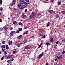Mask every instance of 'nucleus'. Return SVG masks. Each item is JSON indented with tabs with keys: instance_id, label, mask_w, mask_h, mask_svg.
I'll list each match as a JSON object with an SVG mask.
<instances>
[{
	"instance_id": "nucleus-5",
	"label": "nucleus",
	"mask_w": 65,
	"mask_h": 65,
	"mask_svg": "<svg viewBox=\"0 0 65 65\" xmlns=\"http://www.w3.org/2000/svg\"><path fill=\"white\" fill-rule=\"evenodd\" d=\"M48 12H49V13H52V12H53V13H55V12L54 11L52 10H48Z\"/></svg>"
},
{
	"instance_id": "nucleus-59",
	"label": "nucleus",
	"mask_w": 65,
	"mask_h": 65,
	"mask_svg": "<svg viewBox=\"0 0 65 65\" xmlns=\"http://www.w3.org/2000/svg\"><path fill=\"white\" fill-rule=\"evenodd\" d=\"M32 48V47L31 46H30V47H29L30 49H31V48Z\"/></svg>"
},
{
	"instance_id": "nucleus-50",
	"label": "nucleus",
	"mask_w": 65,
	"mask_h": 65,
	"mask_svg": "<svg viewBox=\"0 0 65 65\" xmlns=\"http://www.w3.org/2000/svg\"><path fill=\"white\" fill-rule=\"evenodd\" d=\"M13 29V28L12 27H10V30H12Z\"/></svg>"
},
{
	"instance_id": "nucleus-17",
	"label": "nucleus",
	"mask_w": 65,
	"mask_h": 65,
	"mask_svg": "<svg viewBox=\"0 0 65 65\" xmlns=\"http://www.w3.org/2000/svg\"><path fill=\"white\" fill-rule=\"evenodd\" d=\"M6 48L7 50H8L9 49V47H8V45H6Z\"/></svg>"
},
{
	"instance_id": "nucleus-46",
	"label": "nucleus",
	"mask_w": 65,
	"mask_h": 65,
	"mask_svg": "<svg viewBox=\"0 0 65 65\" xmlns=\"http://www.w3.org/2000/svg\"><path fill=\"white\" fill-rule=\"evenodd\" d=\"M40 15H41V13H39L38 14V16H40Z\"/></svg>"
},
{
	"instance_id": "nucleus-8",
	"label": "nucleus",
	"mask_w": 65,
	"mask_h": 65,
	"mask_svg": "<svg viewBox=\"0 0 65 65\" xmlns=\"http://www.w3.org/2000/svg\"><path fill=\"white\" fill-rule=\"evenodd\" d=\"M25 2H24V0H21L20 1V4H24Z\"/></svg>"
},
{
	"instance_id": "nucleus-24",
	"label": "nucleus",
	"mask_w": 65,
	"mask_h": 65,
	"mask_svg": "<svg viewBox=\"0 0 65 65\" xmlns=\"http://www.w3.org/2000/svg\"><path fill=\"white\" fill-rule=\"evenodd\" d=\"M28 30H27L26 31V32H24L23 33L24 34H27V33H28Z\"/></svg>"
},
{
	"instance_id": "nucleus-6",
	"label": "nucleus",
	"mask_w": 65,
	"mask_h": 65,
	"mask_svg": "<svg viewBox=\"0 0 65 65\" xmlns=\"http://www.w3.org/2000/svg\"><path fill=\"white\" fill-rule=\"evenodd\" d=\"M25 7H26V6L25 5H23L22 6L20 9L22 10L23 9H24V8Z\"/></svg>"
},
{
	"instance_id": "nucleus-42",
	"label": "nucleus",
	"mask_w": 65,
	"mask_h": 65,
	"mask_svg": "<svg viewBox=\"0 0 65 65\" xmlns=\"http://www.w3.org/2000/svg\"><path fill=\"white\" fill-rule=\"evenodd\" d=\"M25 17H21V18H22V19H24Z\"/></svg>"
},
{
	"instance_id": "nucleus-55",
	"label": "nucleus",
	"mask_w": 65,
	"mask_h": 65,
	"mask_svg": "<svg viewBox=\"0 0 65 65\" xmlns=\"http://www.w3.org/2000/svg\"><path fill=\"white\" fill-rule=\"evenodd\" d=\"M5 56V57H4V58H6V57L7 56V55H6L5 56Z\"/></svg>"
},
{
	"instance_id": "nucleus-18",
	"label": "nucleus",
	"mask_w": 65,
	"mask_h": 65,
	"mask_svg": "<svg viewBox=\"0 0 65 65\" xmlns=\"http://www.w3.org/2000/svg\"><path fill=\"white\" fill-rule=\"evenodd\" d=\"M45 45H47V46H48V45H50V43L48 42L46 43Z\"/></svg>"
},
{
	"instance_id": "nucleus-32",
	"label": "nucleus",
	"mask_w": 65,
	"mask_h": 65,
	"mask_svg": "<svg viewBox=\"0 0 65 65\" xmlns=\"http://www.w3.org/2000/svg\"><path fill=\"white\" fill-rule=\"evenodd\" d=\"M24 14H24V13H23L22 14V17H26V15H24Z\"/></svg>"
},
{
	"instance_id": "nucleus-51",
	"label": "nucleus",
	"mask_w": 65,
	"mask_h": 65,
	"mask_svg": "<svg viewBox=\"0 0 65 65\" xmlns=\"http://www.w3.org/2000/svg\"><path fill=\"white\" fill-rule=\"evenodd\" d=\"M5 42H6V41H3V42H2V43H3V44H4V43H5Z\"/></svg>"
},
{
	"instance_id": "nucleus-43",
	"label": "nucleus",
	"mask_w": 65,
	"mask_h": 65,
	"mask_svg": "<svg viewBox=\"0 0 65 65\" xmlns=\"http://www.w3.org/2000/svg\"><path fill=\"white\" fill-rule=\"evenodd\" d=\"M3 30V28H0V30L2 31Z\"/></svg>"
},
{
	"instance_id": "nucleus-25",
	"label": "nucleus",
	"mask_w": 65,
	"mask_h": 65,
	"mask_svg": "<svg viewBox=\"0 0 65 65\" xmlns=\"http://www.w3.org/2000/svg\"><path fill=\"white\" fill-rule=\"evenodd\" d=\"M4 55H7V52L6 51L4 52Z\"/></svg>"
},
{
	"instance_id": "nucleus-9",
	"label": "nucleus",
	"mask_w": 65,
	"mask_h": 65,
	"mask_svg": "<svg viewBox=\"0 0 65 65\" xmlns=\"http://www.w3.org/2000/svg\"><path fill=\"white\" fill-rule=\"evenodd\" d=\"M43 53L41 54L40 55H39V56L38 59H40V58L41 57H42V56H43Z\"/></svg>"
},
{
	"instance_id": "nucleus-10",
	"label": "nucleus",
	"mask_w": 65,
	"mask_h": 65,
	"mask_svg": "<svg viewBox=\"0 0 65 65\" xmlns=\"http://www.w3.org/2000/svg\"><path fill=\"white\" fill-rule=\"evenodd\" d=\"M57 57L58 58V60H61V59L62 58V55H61L59 56H58Z\"/></svg>"
},
{
	"instance_id": "nucleus-56",
	"label": "nucleus",
	"mask_w": 65,
	"mask_h": 65,
	"mask_svg": "<svg viewBox=\"0 0 65 65\" xmlns=\"http://www.w3.org/2000/svg\"><path fill=\"white\" fill-rule=\"evenodd\" d=\"M15 19V17H14V18H13V19H12V20H14V19Z\"/></svg>"
},
{
	"instance_id": "nucleus-23",
	"label": "nucleus",
	"mask_w": 65,
	"mask_h": 65,
	"mask_svg": "<svg viewBox=\"0 0 65 65\" xmlns=\"http://www.w3.org/2000/svg\"><path fill=\"white\" fill-rule=\"evenodd\" d=\"M19 30L20 31H22V28H19Z\"/></svg>"
},
{
	"instance_id": "nucleus-38",
	"label": "nucleus",
	"mask_w": 65,
	"mask_h": 65,
	"mask_svg": "<svg viewBox=\"0 0 65 65\" xmlns=\"http://www.w3.org/2000/svg\"><path fill=\"white\" fill-rule=\"evenodd\" d=\"M45 37V35H44L42 37V38H44Z\"/></svg>"
},
{
	"instance_id": "nucleus-54",
	"label": "nucleus",
	"mask_w": 65,
	"mask_h": 65,
	"mask_svg": "<svg viewBox=\"0 0 65 65\" xmlns=\"http://www.w3.org/2000/svg\"><path fill=\"white\" fill-rule=\"evenodd\" d=\"M2 52H4V49H2Z\"/></svg>"
},
{
	"instance_id": "nucleus-7",
	"label": "nucleus",
	"mask_w": 65,
	"mask_h": 65,
	"mask_svg": "<svg viewBox=\"0 0 65 65\" xmlns=\"http://www.w3.org/2000/svg\"><path fill=\"white\" fill-rule=\"evenodd\" d=\"M29 4V3H27L26 2H24V5H26V7H28V5Z\"/></svg>"
},
{
	"instance_id": "nucleus-61",
	"label": "nucleus",
	"mask_w": 65,
	"mask_h": 65,
	"mask_svg": "<svg viewBox=\"0 0 65 65\" xmlns=\"http://www.w3.org/2000/svg\"><path fill=\"white\" fill-rule=\"evenodd\" d=\"M46 65H48V62H47V63H46Z\"/></svg>"
},
{
	"instance_id": "nucleus-14",
	"label": "nucleus",
	"mask_w": 65,
	"mask_h": 65,
	"mask_svg": "<svg viewBox=\"0 0 65 65\" xmlns=\"http://www.w3.org/2000/svg\"><path fill=\"white\" fill-rule=\"evenodd\" d=\"M25 48L26 49V50H29V47L28 45H26L25 46Z\"/></svg>"
},
{
	"instance_id": "nucleus-22",
	"label": "nucleus",
	"mask_w": 65,
	"mask_h": 65,
	"mask_svg": "<svg viewBox=\"0 0 65 65\" xmlns=\"http://www.w3.org/2000/svg\"><path fill=\"white\" fill-rule=\"evenodd\" d=\"M61 1H60V2L58 3V5H61Z\"/></svg>"
},
{
	"instance_id": "nucleus-31",
	"label": "nucleus",
	"mask_w": 65,
	"mask_h": 65,
	"mask_svg": "<svg viewBox=\"0 0 65 65\" xmlns=\"http://www.w3.org/2000/svg\"><path fill=\"white\" fill-rule=\"evenodd\" d=\"M0 4L1 5L2 4V0H0Z\"/></svg>"
},
{
	"instance_id": "nucleus-52",
	"label": "nucleus",
	"mask_w": 65,
	"mask_h": 65,
	"mask_svg": "<svg viewBox=\"0 0 65 65\" xmlns=\"http://www.w3.org/2000/svg\"><path fill=\"white\" fill-rule=\"evenodd\" d=\"M2 22V19H0V22L1 23Z\"/></svg>"
},
{
	"instance_id": "nucleus-13",
	"label": "nucleus",
	"mask_w": 65,
	"mask_h": 65,
	"mask_svg": "<svg viewBox=\"0 0 65 65\" xmlns=\"http://www.w3.org/2000/svg\"><path fill=\"white\" fill-rule=\"evenodd\" d=\"M21 44H22V43H19L17 45V46H18V47H20V46L21 45Z\"/></svg>"
},
{
	"instance_id": "nucleus-41",
	"label": "nucleus",
	"mask_w": 65,
	"mask_h": 65,
	"mask_svg": "<svg viewBox=\"0 0 65 65\" xmlns=\"http://www.w3.org/2000/svg\"><path fill=\"white\" fill-rule=\"evenodd\" d=\"M0 10H1V11L2 10H3V8H0Z\"/></svg>"
},
{
	"instance_id": "nucleus-20",
	"label": "nucleus",
	"mask_w": 65,
	"mask_h": 65,
	"mask_svg": "<svg viewBox=\"0 0 65 65\" xmlns=\"http://www.w3.org/2000/svg\"><path fill=\"white\" fill-rule=\"evenodd\" d=\"M1 47L2 48H5V45H3L1 46Z\"/></svg>"
},
{
	"instance_id": "nucleus-36",
	"label": "nucleus",
	"mask_w": 65,
	"mask_h": 65,
	"mask_svg": "<svg viewBox=\"0 0 65 65\" xmlns=\"http://www.w3.org/2000/svg\"><path fill=\"white\" fill-rule=\"evenodd\" d=\"M51 1L52 3H54V0H51Z\"/></svg>"
},
{
	"instance_id": "nucleus-57",
	"label": "nucleus",
	"mask_w": 65,
	"mask_h": 65,
	"mask_svg": "<svg viewBox=\"0 0 65 65\" xmlns=\"http://www.w3.org/2000/svg\"><path fill=\"white\" fill-rule=\"evenodd\" d=\"M27 9H25V12H27Z\"/></svg>"
},
{
	"instance_id": "nucleus-15",
	"label": "nucleus",
	"mask_w": 65,
	"mask_h": 65,
	"mask_svg": "<svg viewBox=\"0 0 65 65\" xmlns=\"http://www.w3.org/2000/svg\"><path fill=\"white\" fill-rule=\"evenodd\" d=\"M9 44L11 45L12 44V41H9L8 42Z\"/></svg>"
},
{
	"instance_id": "nucleus-62",
	"label": "nucleus",
	"mask_w": 65,
	"mask_h": 65,
	"mask_svg": "<svg viewBox=\"0 0 65 65\" xmlns=\"http://www.w3.org/2000/svg\"><path fill=\"white\" fill-rule=\"evenodd\" d=\"M59 44H60V45L61 46V44L60 42L59 43Z\"/></svg>"
},
{
	"instance_id": "nucleus-53",
	"label": "nucleus",
	"mask_w": 65,
	"mask_h": 65,
	"mask_svg": "<svg viewBox=\"0 0 65 65\" xmlns=\"http://www.w3.org/2000/svg\"><path fill=\"white\" fill-rule=\"evenodd\" d=\"M65 53V51H63L62 52V54H64Z\"/></svg>"
},
{
	"instance_id": "nucleus-11",
	"label": "nucleus",
	"mask_w": 65,
	"mask_h": 65,
	"mask_svg": "<svg viewBox=\"0 0 65 65\" xmlns=\"http://www.w3.org/2000/svg\"><path fill=\"white\" fill-rule=\"evenodd\" d=\"M22 37L23 35H20L18 36L17 38H18V39H21V37Z\"/></svg>"
},
{
	"instance_id": "nucleus-3",
	"label": "nucleus",
	"mask_w": 65,
	"mask_h": 65,
	"mask_svg": "<svg viewBox=\"0 0 65 65\" xmlns=\"http://www.w3.org/2000/svg\"><path fill=\"white\" fill-rule=\"evenodd\" d=\"M6 58L7 59H10V58H12V55H9L7 56Z\"/></svg>"
},
{
	"instance_id": "nucleus-21",
	"label": "nucleus",
	"mask_w": 65,
	"mask_h": 65,
	"mask_svg": "<svg viewBox=\"0 0 65 65\" xmlns=\"http://www.w3.org/2000/svg\"><path fill=\"white\" fill-rule=\"evenodd\" d=\"M6 29H7V27H6V26L4 27V31H5L6 30Z\"/></svg>"
},
{
	"instance_id": "nucleus-40",
	"label": "nucleus",
	"mask_w": 65,
	"mask_h": 65,
	"mask_svg": "<svg viewBox=\"0 0 65 65\" xmlns=\"http://www.w3.org/2000/svg\"><path fill=\"white\" fill-rule=\"evenodd\" d=\"M28 28V27L27 26H26V27H25L24 29H27Z\"/></svg>"
},
{
	"instance_id": "nucleus-47",
	"label": "nucleus",
	"mask_w": 65,
	"mask_h": 65,
	"mask_svg": "<svg viewBox=\"0 0 65 65\" xmlns=\"http://www.w3.org/2000/svg\"><path fill=\"white\" fill-rule=\"evenodd\" d=\"M55 15L56 17H59V15L58 14H56Z\"/></svg>"
},
{
	"instance_id": "nucleus-27",
	"label": "nucleus",
	"mask_w": 65,
	"mask_h": 65,
	"mask_svg": "<svg viewBox=\"0 0 65 65\" xmlns=\"http://www.w3.org/2000/svg\"><path fill=\"white\" fill-rule=\"evenodd\" d=\"M13 53L14 54H15V53H17V50L13 51Z\"/></svg>"
},
{
	"instance_id": "nucleus-1",
	"label": "nucleus",
	"mask_w": 65,
	"mask_h": 65,
	"mask_svg": "<svg viewBox=\"0 0 65 65\" xmlns=\"http://www.w3.org/2000/svg\"><path fill=\"white\" fill-rule=\"evenodd\" d=\"M15 1L16 0H13L11 6H13L15 4Z\"/></svg>"
},
{
	"instance_id": "nucleus-49",
	"label": "nucleus",
	"mask_w": 65,
	"mask_h": 65,
	"mask_svg": "<svg viewBox=\"0 0 65 65\" xmlns=\"http://www.w3.org/2000/svg\"><path fill=\"white\" fill-rule=\"evenodd\" d=\"M58 43H59V41H57L56 43V44H58Z\"/></svg>"
},
{
	"instance_id": "nucleus-37",
	"label": "nucleus",
	"mask_w": 65,
	"mask_h": 65,
	"mask_svg": "<svg viewBox=\"0 0 65 65\" xmlns=\"http://www.w3.org/2000/svg\"><path fill=\"white\" fill-rule=\"evenodd\" d=\"M62 41L63 42H65V39H63L62 40Z\"/></svg>"
},
{
	"instance_id": "nucleus-12",
	"label": "nucleus",
	"mask_w": 65,
	"mask_h": 65,
	"mask_svg": "<svg viewBox=\"0 0 65 65\" xmlns=\"http://www.w3.org/2000/svg\"><path fill=\"white\" fill-rule=\"evenodd\" d=\"M7 62L8 63L10 64V65H11V63H12V62L10 60H8L7 61Z\"/></svg>"
},
{
	"instance_id": "nucleus-64",
	"label": "nucleus",
	"mask_w": 65,
	"mask_h": 65,
	"mask_svg": "<svg viewBox=\"0 0 65 65\" xmlns=\"http://www.w3.org/2000/svg\"><path fill=\"white\" fill-rule=\"evenodd\" d=\"M26 42H27V41H25L24 42V43H26Z\"/></svg>"
},
{
	"instance_id": "nucleus-45",
	"label": "nucleus",
	"mask_w": 65,
	"mask_h": 65,
	"mask_svg": "<svg viewBox=\"0 0 65 65\" xmlns=\"http://www.w3.org/2000/svg\"><path fill=\"white\" fill-rule=\"evenodd\" d=\"M49 25H50V22H48L47 24V26H49Z\"/></svg>"
},
{
	"instance_id": "nucleus-48",
	"label": "nucleus",
	"mask_w": 65,
	"mask_h": 65,
	"mask_svg": "<svg viewBox=\"0 0 65 65\" xmlns=\"http://www.w3.org/2000/svg\"><path fill=\"white\" fill-rule=\"evenodd\" d=\"M17 10L18 9H16L15 8H14V10Z\"/></svg>"
},
{
	"instance_id": "nucleus-30",
	"label": "nucleus",
	"mask_w": 65,
	"mask_h": 65,
	"mask_svg": "<svg viewBox=\"0 0 65 65\" xmlns=\"http://www.w3.org/2000/svg\"><path fill=\"white\" fill-rule=\"evenodd\" d=\"M14 60V59H13V58H11L10 59V61L11 62V61H13Z\"/></svg>"
},
{
	"instance_id": "nucleus-33",
	"label": "nucleus",
	"mask_w": 65,
	"mask_h": 65,
	"mask_svg": "<svg viewBox=\"0 0 65 65\" xmlns=\"http://www.w3.org/2000/svg\"><path fill=\"white\" fill-rule=\"evenodd\" d=\"M61 12L62 13H63V14H64V13H65V11H61Z\"/></svg>"
},
{
	"instance_id": "nucleus-60",
	"label": "nucleus",
	"mask_w": 65,
	"mask_h": 65,
	"mask_svg": "<svg viewBox=\"0 0 65 65\" xmlns=\"http://www.w3.org/2000/svg\"><path fill=\"white\" fill-rule=\"evenodd\" d=\"M41 46H40V45H39V47H38V48H40V47H41Z\"/></svg>"
},
{
	"instance_id": "nucleus-2",
	"label": "nucleus",
	"mask_w": 65,
	"mask_h": 65,
	"mask_svg": "<svg viewBox=\"0 0 65 65\" xmlns=\"http://www.w3.org/2000/svg\"><path fill=\"white\" fill-rule=\"evenodd\" d=\"M14 31H11L10 33V36H13L14 35Z\"/></svg>"
},
{
	"instance_id": "nucleus-34",
	"label": "nucleus",
	"mask_w": 65,
	"mask_h": 65,
	"mask_svg": "<svg viewBox=\"0 0 65 65\" xmlns=\"http://www.w3.org/2000/svg\"><path fill=\"white\" fill-rule=\"evenodd\" d=\"M34 18V17H29V18L31 19H33Z\"/></svg>"
},
{
	"instance_id": "nucleus-63",
	"label": "nucleus",
	"mask_w": 65,
	"mask_h": 65,
	"mask_svg": "<svg viewBox=\"0 0 65 65\" xmlns=\"http://www.w3.org/2000/svg\"><path fill=\"white\" fill-rule=\"evenodd\" d=\"M42 45V44H40V46H41Z\"/></svg>"
},
{
	"instance_id": "nucleus-29",
	"label": "nucleus",
	"mask_w": 65,
	"mask_h": 65,
	"mask_svg": "<svg viewBox=\"0 0 65 65\" xmlns=\"http://www.w3.org/2000/svg\"><path fill=\"white\" fill-rule=\"evenodd\" d=\"M16 32L17 33H20V31L18 30H17L16 31Z\"/></svg>"
},
{
	"instance_id": "nucleus-58",
	"label": "nucleus",
	"mask_w": 65,
	"mask_h": 65,
	"mask_svg": "<svg viewBox=\"0 0 65 65\" xmlns=\"http://www.w3.org/2000/svg\"><path fill=\"white\" fill-rule=\"evenodd\" d=\"M21 6V4H18V7H20Z\"/></svg>"
},
{
	"instance_id": "nucleus-39",
	"label": "nucleus",
	"mask_w": 65,
	"mask_h": 65,
	"mask_svg": "<svg viewBox=\"0 0 65 65\" xmlns=\"http://www.w3.org/2000/svg\"><path fill=\"white\" fill-rule=\"evenodd\" d=\"M39 36H43V35L40 34L39 35Z\"/></svg>"
},
{
	"instance_id": "nucleus-16",
	"label": "nucleus",
	"mask_w": 65,
	"mask_h": 65,
	"mask_svg": "<svg viewBox=\"0 0 65 65\" xmlns=\"http://www.w3.org/2000/svg\"><path fill=\"white\" fill-rule=\"evenodd\" d=\"M50 41L51 42H52L53 41V38L51 37L50 39Z\"/></svg>"
},
{
	"instance_id": "nucleus-4",
	"label": "nucleus",
	"mask_w": 65,
	"mask_h": 65,
	"mask_svg": "<svg viewBox=\"0 0 65 65\" xmlns=\"http://www.w3.org/2000/svg\"><path fill=\"white\" fill-rule=\"evenodd\" d=\"M35 15V12H33L31 13L30 17H34Z\"/></svg>"
},
{
	"instance_id": "nucleus-26",
	"label": "nucleus",
	"mask_w": 65,
	"mask_h": 65,
	"mask_svg": "<svg viewBox=\"0 0 65 65\" xmlns=\"http://www.w3.org/2000/svg\"><path fill=\"white\" fill-rule=\"evenodd\" d=\"M19 25H22V26H23V24L22 23H21V22H19L18 23Z\"/></svg>"
},
{
	"instance_id": "nucleus-28",
	"label": "nucleus",
	"mask_w": 65,
	"mask_h": 65,
	"mask_svg": "<svg viewBox=\"0 0 65 65\" xmlns=\"http://www.w3.org/2000/svg\"><path fill=\"white\" fill-rule=\"evenodd\" d=\"M5 57V56H4L3 57H2L1 58V60H3L4 59V57Z\"/></svg>"
},
{
	"instance_id": "nucleus-35",
	"label": "nucleus",
	"mask_w": 65,
	"mask_h": 65,
	"mask_svg": "<svg viewBox=\"0 0 65 65\" xmlns=\"http://www.w3.org/2000/svg\"><path fill=\"white\" fill-rule=\"evenodd\" d=\"M17 22L16 21H14L13 22V24H16Z\"/></svg>"
},
{
	"instance_id": "nucleus-19",
	"label": "nucleus",
	"mask_w": 65,
	"mask_h": 65,
	"mask_svg": "<svg viewBox=\"0 0 65 65\" xmlns=\"http://www.w3.org/2000/svg\"><path fill=\"white\" fill-rule=\"evenodd\" d=\"M59 60V58L57 57L55 59V60L56 61H58V60Z\"/></svg>"
},
{
	"instance_id": "nucleus-44",
	"label": "nucleus",
	"mask_w": 65,
	"mask_h": 65,
	"mask_svg": "<svg viewBox=\"0 0 65 65\" xmlns=\"http://www.w3.org/2000/svg\"><path fill=\"white\" fill-rule=\"evenodd\" d=\"M25 1L26 2H29V0H25Z\"/></svg>"
}]
</instances>
